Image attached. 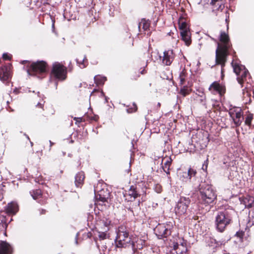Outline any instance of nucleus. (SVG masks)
I'll use <instances>...</instances> for the list:
<instances>
[{"label":"nucleus","instance_id":"nucleus-1","mask_svg":"<svg viewBox=\"0 0 254 254\" xmlns=\"http://www.w3.org/2000/svg\"><path fill=\"white\" fill-rule=\"evenodd\" d=\"M228 26H227V31ZM219 42L217 43V47L215 52V57L223 59V57H227L233 51V56H235L236 52L233 49L232 44L228 31H221L219 37Z\"/></svg>","mask_w":254,"mask_h":254},{"label":"nucleus","instance_id":"nucleus-2","mask_svg":"<svg viewBox=\"0 0 254 254\" xmlns=\"http://www.w3.org/2000/svg\"><path fill=\"white\" fill-rule=\"evenodd\" d=\"M234 210L228 208L218 212L215 217V225L216 230L223 233L227 227L233 223Z\"/></svg>","mask_w":254,"mask_h":254},{"label":"nucleus","instance_id":"nucleus-3","mask_svg":"<svg viewBox=\"0 0 254 254\" xmlns=\"http://www.w3.org/2000/svg\"><path fill=\"white\" fill-rule=\"evenodd\" d=\"M130 229L125 225H120L117 231V235L115 241L116 247L119 248L129 247L133 240L132 235L130 234Z\"/></svg>","mask_w":254,"mask_h":254},{"label":"nucleus","instance_id":"nucleus-4","mask_svg":"<svg viewBox=\"0 0 254 254\" xmlns=\"http://www.w3.org/2000/svg\"><path fill=\"white\" fill-rule=\"evenodd\" d=\"M199 200L206 205L212 203L216 199V194L212 186L204 183L199 185Z\"/></svg>","mask_w":254,"mask_h":254},{"label":"nucleus","instance_id":"nucleus-5","mask_svg":"<svg viewBox=\"0 0 254 254\" xmlns=\"http://www.w3.org/2000/svg\"><path fill=\"white\" fill-rule=\"evenodd\" d=\"M48 65L44 61L33 62L28 66L27 73L32 76L41 77L45 76L48 71Z\"/></svg>","mask_w":254,"mask_h":254},{"label":"nucleus","instance_id":"nucleus-6","mask_svg":"<svg viewBox=\"0 0 254 254\" xmlns=\"http://www.w3.org/2000/svg\"><path fill=\"white\" fill-rule=\"evenodd\" d=\"M50 75L52 78L58 81H64L67 77V68L59 62L53 64Z\"/></svg>","mask_w":254,"mask_h":254},{"label":"nucleus","instance_id":"nucleus-7","mask_svg":"<svg viewBox=\"0 0 254 254\" xmlns=\"http://www.w3.org/2000/svg\"><path fill=\"white\" fill-rule=\"evenodd\" d=\"M191 200L189 197L181 196L176 202L174 210L178 216H182L187 213Z\"/></svg>","mask_w":254,"mask_h":254},{"label":"nucleus","instance_id":"nucleus-8","mask_svg":"<svg viewBox=\"0 0 254 254\" xmlns=\"http://www.w3.org/2000/svg\"><path fill=\"white\" fill-rule=\"evenodd\" d=\"M147 188L144 187L142 188V191H139L136 187L134 186H130L129 189L127 190H125L124 192V197L126 201H133L137 197L142 195H145L146 194Z\"/></svg>","mask_w":254,"mask_h":254},{"label":"nucleus","instance_id":"nucleus-9","mask_svg":"<svg viewBox=\"0 0 254 254\" xmlns=\"http://www.w3.org/2000/svg\"><path fill=\"white\" fill-rule=\"evenodd\" d=\"M171 227L170 224H158L154 229L155 233L159 239L166 238L171 234Z\"/></svg>","mask_w":254,"mask_h":254},{"label":"nucleus","instance_id":"nucleus-10","mask_svg":"<svg viewBox=\"0 0 254 254\" xmlns=\"http://www.w3.org/2000/svg\"><path fill=\"white\" fill-rule=\"evenodd\" d=\"M176 54L172 49L165 50L163 56H160L163 64L167 66L170 65L175 59Z\"/></svg>","mask_w":254,"mask_h":254},{"label":"nucleus","instance_id":"nucleus-11","mask_svg":"<svg viewBox=\"0 0 254 254\" xmlns=\"http://www.w3.org/2000/svg\"><path fill=\"white\" fill-rule=\"evenodd\" d=\"M12 64H6L2 65L0 68V79L2 81L9 80L11 77V69Z\"/></svg>","mask_w":254,"mask_h":254},{"label":"nucleus","instance_id":"nucleus-12","mask_svg":"<svg viewBox=\"0 0 254 254\" xmlns=\"http://www.w3.org/2000/svg\"><path fill=\"white\" fill-rule=\"evenodd\" d=\"M208 89L210 91H214L218 93L221 96L224 95L226 92L225 86L220 84L218 81H214L211 83Z\"/></svg>","mask_w":254,"mask_h":254},{"label":"nucleus","instance_id":"nucleus-13","mask_svg":"<svg viewBox=\"0 0 254 254\" xmlns=\"http://www.w3.org/2000/svg\"><path fill=\"white\" fill-rule=\"evenodd\" d=\"M19 210V206L17 202L12 201L8 203L5 207L6 213L9 215H14Z\"/></svg>","mask_w":254,"mask_h":254},{"label":"nucleus","instance_id":"nucleus-14","mask_svg":"<svg viewBox=\"0 0 254 254\" xmlns=\"http://www.w3.org/2000/svg\"><path fill=\"white\" fill-rule=\"evenodd\" d=\"M12 246L6 241L0 242V254H13Z\"/></svg>","mask_w":254,"mask_h":254},{"label":"nucleus","instance_id":"nucleus-15","mask_svg":"<svg viewBox=\"0 0 254 254\" xmlns=\"http://www.w3.org/2000/svg\"><path fill=\"white\" fill-rule=\"evenodd\" d=\"M95 191L97 192L95 194L96 199H102V200H108L110 197V192L107 189H102L98 190L97 188L95 189Z\"/></svg>","mask_w":254,"mask_h":254},{"label":"nucleus","instance_id":"nucleus-16","mask_svg":"<svg viewBox=\"0 0 254 254\" xmlns=\"http://www.w3.org/2000/svg\"><path fill=\"white\" fill-rule=\"evenodd\" d=\"M174 249L176 251L177 254H189L186 242H184L180 245L176 243L174 245Z\"/></svg>","mask_w":254,"mask_h":254},{"label":"nucleus","instance_id":"nucleus-17","mask_svg":"<svg viewBox=\"0 0 254 254\" xmlns=\"http://www.w3.org/2000/svg\"><path fill=\"white\" fill-rule=\"evenodd\" d=\"M240 201L242 204L245 205L246 208H250L254 206V197L247 195L245 197L240 198Z\"/></svg>","mask_w":254,"mask_h":254},{"label":"nucleus","instance_id":"nucleus-18","mask_svg":"<svg viewBox=\"0 0 254 254\" xmlns=\"http://www.w3.org/2000/svg\"><path fill=\"white\" fill-rule=\"evenodd\" d=\"M187 14H184L181 16L179 19L178 24L181 31H190L187 22Z\"/></svg>","mask_w":254,"mask_h":254},{"label":"nucleus","instance_id":"nucleus-19","mask_svg":"<svg viewBox=\"0 0 254 254\" xmlns=\"http://www.w3.org/2000/svg\"><path fill=\"white\" fill-rule=\"evenodd\" d=\"M85 174L84 172L80 171L77 173L75 176L74 183L76 187L81 188L84 184Z\"/></svg>","mask_w":254,"mask_h":254},{"label":"nucleus","instance_id":"nucleus-20","mask_svg":"<svg viewBox=\"0 0 254 254\" xmlns=\"http://www.w3.org/2000/svg\"><path fill=\"white\" fill-rule=\"evenodd\" d=\"M146 245V241L142 239H137L136 241H134L133 239L132 243L130 245L132 249L142 250Z\"/></svg>","mask_w":254,"mask_h":254},{"label":"nucleus","instance_id":"nucleus-21","mask_svg":"<svg viewBox=\"0 0 254 254\" xmlns=\"http://www.w3.org/2000/svg\"><path fill=\"white\" fill-rule=\"evenodd\" d=\"M172 159L171 157L166 156L162 159V164L164 163V165L162 166V168L165 172L167 174H170V167L171 166L172 163Z\"/></svg>","mask_w":254,"mask_h":254},{"label":"nucleus","instance_id":"nucleus-22","mask_svg":"<svg viewBox=\"0 0 254 254\" xmlns=\"http://www.w3.org/2000/svg\"><path fill=\"white\" fill-rule=\"evenodd\" d=\"M223 59L215 57V65H220L221 67V78L223 79L224 76V67L227 61V57H223Z\"/></svg>","mask_w":254,"mask_h":254},{"label":"nucleus","instance_id":"nucleus-23","mask_svg":"<svg viewBox=\"0 0 254 254\" xmlns=\"http://www.w3.org/2000/svg\"><path fill=\"white\" fill-rule=\"evenodd\" d=\"M181 36L186 45L189 46L191 43V39L190 31H181Z\"/></svg>","mask_w":254,"mask_h":254},{"label":"nucleus","instance_id":"nucleus-24","mask_svg":"<svg viewBox=\"0 0 254 254\" xmlns=\"http://www.w3.org/2000/svg\"><path fill=\"white\" fill-rule=\"evenodd\" d=\"M95 204L98 209L103 211L109 207V202L108 200H102V199H96Z\"/></svg>","mask_w":254,"mask_h":254},{"label":"nucleus","instance_id":"nucleus-25","mask_svg":"<svg viewBox=\"0 0 254 254\" xmlns=\"http://www.w3.org/2000/svg\"><path fill=\"white\" fill-rule=\"evenodd\" d=\"M126 208L128 211L130 212L133 216H135L137 214V213L140 210V201H138L137 203L133 204L131 206L126 207Z\"/></svg>","mask_w":254,"mask_h":254},{"label":"nucleus","instance_id":"nucleus-26","mask_svg":"<svg viewBox=\"0 0 254 254\" xmlns=\"http://www.w3.org/2000/svg\"><path fill=\"white\" fill-rule=\"evenodd\" d=\"M249 74V71L246 69L242 70V72L237 76V81L242 86L244 81L246 80V78Z\"/></svg>","mask_w":254,"mask_h":254},{"label":"nucleus","instance_id":"nucleus-27","mask_svg":"<svg viewBox=\"0 0 254 254\" xmlns=\"http://www.w3.org/2000/svg\"><path fill=\"white\" fill-rule=\"evenodd\" d=\"M151 21L149 20H146L145 18H142L141 20V21L139 23L138 28H140L141 26L142 27V29L144 31H146L149 29V27L150 26Z\"/></svg>","mask_w":254,"mask_h":254},{"label":"nucleus","instance_id":"nucleus-28","mask_svg":"<svg viewBox=\"0 0 254 254\" xmlns=\"http://www.w3.org/2000/svg\"><path fill=\"white\" fill-rule=\"evenodd\" d=\"M231 64L233 67L234 71L237 76L242 72V70L246 69L244 66L239 65L236 63H234L233 61L232 62Z\"/></svg>","mask_w":254,"mask_h":254},{"label":"nucleus","instance_id":"nucleus-29","mask_svg":"<svg viewBox=\"0 0 254 254\" xmlns=\"http://www.w3.org/2000/svg\"><path fill=\"white\" fill-rule=\"evenodd\" d=\"M254 119V115L250 113L249 112L246 113L245 115V125L249 127L252 126V122Z\"/></svg>","mask_w":254,"mask_h":254},{"label":"nucleus","instance_id":"nucleus-30","mask_svg":"<svg viewBox=\"0 0 254 254\" xmlns=\"http://www.w3.org/2000/svg\"><path fill=\"white\" fill-rule=\"evenodd\" d=\"M30 193L35 200L41 198L43 195L42 190L40 189L33 190L30 191Z\"/></svg>","mask_w":254,"mask_h":254},{"label":"nucleus","instance_id":"nucleus-31","mask_svg":"<svg viewBox=\"0 0 254 254\" xmlns=\"http://www.w3.org/2000/svg\"><path fill=\"white\" fill-rule=\"evenodd\" d=\"M147 72L146 70L143 68H140V70L134 71L131 75L130 79L132 80H136L140 76L139 74H144Z\"/></svg>","mask_w":254,"mask_h":254},{"label":"nucleus","instance_id":"nucleus-32","mask_svg":"<svg viewBox=\"0 0 254 254\" xmlns=\"http://www.w3.org/2000/svg\"><path fill=\"white\" fill-rule=\"evenodd\" d=\"M94 79L96 84L98 86H100L104 84L105 82L107 80V78L106 77L98 75L94 77Z\"/></svg>","mask_w":254,"mask_h":254},{"label":"nucleus","instance_id":"nucleus-33","mask_svg":"<svg viewBox=\"0 0 254 254\" xmlns=\"http://www.w3.org/2000/svg\"><path fill=\"white\" fill-rule=\"evenodd\" d=\"M188 76V72L186 69H184L180 73L179 79L181 85H183L185 82L186 78Z\"/></svg>","mask_w":254,"mask_h":254},{"label":"nucleus","instance_id":"nucleus-34","mask_svg":"<svg viewBox=\"0 0 254 254\" xmlns=\"http://www.w3.org/2000/svg\"><path fill=\"white\" fill-rule=\"evenodd\" d=\"M191 91V89L188 87L187 86H184L180 90V93L184 97H185L189 95Z\"/></svg>","mask_w":254,"mask_h":254},{"label":"nucleus","instance_id":"nucleus-35","mask_svg":"<svg viewBox=\"0 0 254 254\" xmlns=\"http://www.w3.org/2000/svg\"><path fill=\"white\" fill-rule=\"evenodd\" d=\"M0 226H1V229L6 230L8 224L7 223V219L4 216L0 217Z\"/></svg>","mask_w":254,"mask_h":254},{"label":"nucleus","instance_id":"nucleus-36","mask_svg":"<svg viewBox=\"0 0 254 254\" xmlns=\"http://www.w3.org/2000/svg\"><path fill=\"white\" fill-rule=\"evenodd\" d=\"M240 111H242V109H241V108L234 107L229 109V114L230 116L231 117V118H234V116L236 113Z\"/></svg>","mask_w":254,"mask_h":254},{"label":"nucleus","instance_id":"nucleus-37","mask_svg":"<svg viewBox=\"0 0 254 254\" xmlns=\"http://www.w3.org/2000/svg\"><path fill=\"white\" fill-rule=\"evenodd\" d=\"M180 179L184 181L187 182L190 181V177H189V175L187 172H183L182 173H180Z\"/></svg>","mask_w":254,"mask_h":254},{"label":"nucleus","instance_id":"nucleus-38","mask_svg":"<svg viewBox=\"0 0 254 254\" xmlns=\"http://www.w3.org/2000/svg\"><path fill=\"white\" fill-rule=\"evenodd\" d=\"M102 224L106 227L108 228L111 224V221L109 219H108L106 217H103L102 219H101L99 221V224H98V225H101Z\"/></svg>","mask_w":254,"mask_h":254},{"label":"nucleus","instance_id":"nucleus-39","mask_svg":"<svg viewBox=\"0 0 254 254\" xmlns=\"http://www.w3.org/2000/svg\"><path fill=\"white\" fill-rule=\"evenodd\" d=\"M187 173L189 175L190 180L192 177H194L196 175V171L190 167Z\"/></svg>","mask_w":254,"mask_h":254},{"label":"nucleus","instance_id":"nucleus-40","mask_svg":"<svg viewBox=\"0 0 254 254\" xmlns=\"http://www.w3.org/2000/svg\"><path fill=\"white\" fill-rule=\"evenodd\" d=\"M98 237L100 240H104L107 239L109 236L105 232H99Z\"/></svg>","mask_w":254,"mask_h":254},{"label":"nucleus","instance_id":"nucleus-41","mask_svg":"<svg viewBox=\"0 0 254 254\" xmlns=\"http://www.w3.org/2000/svg\"><path fill=\"white\" fill-rule=\"evenodd\" d=\"M154 190L157 193H160L162 191L163 188L160 184H157L155 185Z\"/></svg>","mask_w":254,"mask_h":254},{"label":"nucleus","instance_id":"nucleus-42","mask_svg":"<svg viewBox=\"0 0 254 254\" xmlns=\"http://www.w3.org/2000/svg\"><path fill=\"white\" fill-rule=\"evenodd\" d=\"M137 105L135 103H133L132 105V107L129 108L127 109V112L128 113H132L135 112L137 111Z\"/></svg>","mask_w":254,"mask_h":254},{"label":"nucleus","instance_id":"nucleus-43","mask_svg":"<svg viewBox=\"0 0 254 254\" xmlns=\"http://www.w3.org/2000/svg\"><path fill=\"white\" fill-rule=\"evenodd\" d=\"M232 119H233L234 123L236 127H238L241 125L242 121L241 118L234 119V118H232Z\"/></svg>","mask_w":254,"mask_h":254},{"label":"nucleus","instance_id":"nucleus-44","mask_svg":"<svg viewBox=\"0 0 254 254\" xmlns=\"http://www.w3.org/2000/svg\"><path fill=\"white\" fill-rule=\"evenodd\" d=\"M244 235L245 232L244 231H239L236 233L235 236L242 240L244 236Z\"/></svg>","mask_w":254,"mask_h":254},{"label":"nucleus","instance_id":"nucleus-45","mask_svg":"<svg viewBox=\"0 0 254 254\" xmlns=\"http://www.w3.org/2000/svg\"><path fill=\"white\" fill-rule=\"evenodd\" d=\"M2 58L5 61H10L12 58V56L8 53H4L2 55Z\"/></svg>","mask_w":254,"mask_h":254},{"label":"nucleus","instance_id":"nucleus-46","mask_svg":"<svg viewBox=\"0 0 254 254\" xmlns=\"http://www.w3.org/2000/svg\"><path fill=\"white\" fill-rule=\"evenodd\" d=\"M199 101L202 104H205L206 101V96L203 92L201 93V98H199Z\"/></svg>","mask_w":254,"mask_h":254},{"label":"nucleus","instance_id":"nucleus-47","mask_svg":"<svg viewBox=\"0 0 254 254\" xmlns=\"http://www.w3.org/2000/svg\"><path fill=\"white\" fill-rule=\"evenodd\" d=\"M7 107H6V110L9 112H14V110L9 105L10 102L9 101H6Z\"/></svg>","mask_w":254,"mask_h":254},{"label":"nucleus","instance_id":"nucleus-48","mask_svg":"<svg viewBox=\"0 0 254 254\" xmlns=\"http://www.w3.org/2000/svg\"><path fill=\"white\" fill-rule=\"evenodd\" d=\"M243 116V112L242 111H240V112H237V113H236L235 116H234V119H237V118H241V117Z\"/></svg>","mask_w":254,"mask_h":254},{"label":"nucleus","instance_id":"nucleus-49","mask_svg":"<svg viewBox=\"0 0 254 254\" xmlns=\"http://www.w3.org/2000/svg\"><path fill=\"white\" fill-rule=\"evenodd\" d=\"M74 120L79 123L83 122L82 119L81 118H74Z\"/></svg>","mask_w":254,"mask_h":254},{"label":"nucleus","instance_id":"nucleus-50","mask_svg":"<svg viewBox=\"0 0 254 254\" xmlns=\"http://www.w3.org/2000/svg\"><path fill=\"white\" fill-rule=\"evenodd\" d=\"M50 0H41V2L43 3V4H49Z\"/></svg>","mask_w":254,"mask_h":254},{"label":"nucleus","instance_id":"nucleus-51","mask_svg":"<svg viewBox=\"0 0 254 254\" xmlns=\"http://www.w3.org/2000/svg\"><path fill=\"white\" fill-rule=\"evenodd\" d=\"M219 0H211L210 2V4L212 5H214Z\"/></svg>","mask_w":254,"mask_h":254},{"label":"nucleus","instance_id":"nucleus-52","mask_svg":"<svg viewBox=\"0 0 254 254\" xmlns=\"http://www.w3.org/2000/svg\"><path fill=\"white\" fill-rule=\"evenodd\" d=\"M20 63L22 64H26V63H28V65H27V66L30 64V62H29L28 61H22L20 62Z\"/></svg>","mask_w":254,"mask_h":254},{"label":"nucleus","instance_id":"nucleus-53","mask_svg":"<svg viewBox=\"0 0 254 254\" xmlns=\"http://www.w3.org/2000/svg\"><path fill=\"white\" fill-rule=\"evenodd\" d=\"M91 119L92 120L97 121L99 119V117L97 116H94V117H91Z\"/></svg>","mask_w":254,"mask_h":254},{"label":"nucleus","instance_id":"nucleus-54","mask_svg":"<svg viewBox=\"0 0 254 254\" xmlns=\"http://www.w3.org/2000/svg\"><path fill=\"white\" fill-rule=\"evenodd\" d=\"M36 107L40 108L42 109V110H43V105L40 103L37 104V105H36Z\"/></svg>","mask_w":254,"mask_h":254},{"label":"nucleus","instance_id":"nucleus-55","mask_svg":"<svg viewBox=\"0 0 254 254\" xmlns=\"http://www.w3.org/2000/svg\"><path fill=\"white\" fill-rule=\"evenodd\" d=\"M3 198V195L2 191L0 190V201H1Z\"/></svg>","mask_w":254,"mask_h":254},{"label":"nucleus","instance_id":"nucleus-56","mask_svg":"<svg viewBox=\"0 0 254 254\" xmlns=\"http://www.w3.org/2000/svg\"><path fill=\"white\" fill-rule=\"evenodd\" d=\"M160 107H161V103L158 102L156 106L157 109H159L160 108Z\"/></svg>","mask_w":254,"mask_h":254},{"label":"nucleus","instance_id":"nucleus-57","mask_svg":"<svg viewBox=\"0 0 254 254\" xmlns=\"http://www.w3.org/2000/svg\"><path fill=\"white\" fill-rule=\"evenodd\" d=\"M98 92V90H97V89H94L93 92H92L91 94H94V92Z\"/></svg>","mask_w":254,"mask_h":254},{"label":"nucleus","instance_id":"nucleus-58","mask_svg":"<svg viewBox=\"0 0 254 254\" xmlns=\"http://www.w3.org/2000/svg\"><path fill=\"white\" fill-rule=\"evenodd\" d=\"M84 60H83V62H82V64H83V67H85V65L84 64Z\"/></svg>","mask_w":254,"mask_h":254},{"label":"nucleus","instance_id":"nucleus-59","mask_svg":"<svg viewBox=\"0 0 254 254\" xmlns=\"http://www.w3.org/2000/svg\"><path fill=\"white\" fill-rule=\"evenodd\" d=\"M42 211H43V213H45L46 212L45 210H42Z\"/></svg>","mask_w":254,"mask_h":254},{"label":"nucleus","instance_id":"nucleus-60","mask_svg":"<svg viewBox=\"0 0 254 254\" xmlns=\"http://www.w3.org/2000/svg\"><path fill=\"white\" fill-rule=\"evenodd\" d=\"M198 96L199 98H201V95H198Z\"/></svg>","mask_w":254,"mask_h":254},{"label":"nucleus","instance_id":"nucleus-61","mask_svg":"<svg viewBox=\"0 0 254 254\" xmlns=\"http://www.w3.org/2000/svg\"><path fill=\"white\" fill-rule=\"evenodd\" d=\"M171 34H172V33H171V32L168 33V35H169L170 36L171 35Z\"/></svg>","mask_w":254,"mask_h":254},{"label":"nucleus","instance_id":"nucleus-62","mask_svg":"<svg viewBox=\"0 0 254 254\" xmlns=\"http://www.w3.org/2000/svg\"><path fill=\"white\" fill-rule=\"evenodd\" d=\"M77 63H78L79 64H80V63L78 62V60H77Z\"/></svg>","mask_w":254,"mask_h":254},{"label":"nucleus","instance_id":"nucleus-63","mask_svg":"<svg viewBox=\"0 0 254 254\" xmlns=\"http://www.w3.org/2000/svg\"><path fill=\"white\" fill-rule=\"evenodd\" d=\"M71 66H70V67H69V70H71Z\"/></svg>","mask_w":254,"mask_h":254},{"label":"nucleus","instance_id":"nucleus-64","mask_svg":"<svg viewBox=\"0 0 254 254\" xmlns=\"http://www.w3.org/2000/svg\"><path fill=\"white\" fill-rule=\"evenodd\" d=\"M71 66H70V67H69V70H71Z\"/></svg>","mask_w":254,"mask_h":254}]
</instances>
